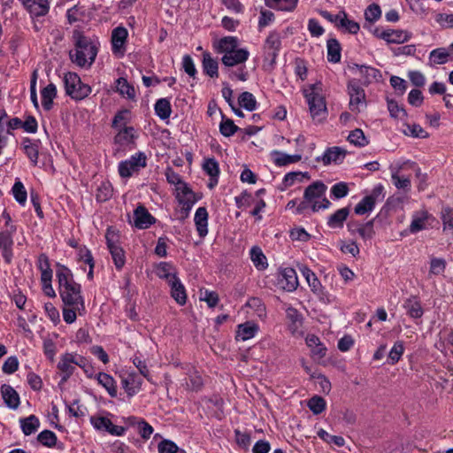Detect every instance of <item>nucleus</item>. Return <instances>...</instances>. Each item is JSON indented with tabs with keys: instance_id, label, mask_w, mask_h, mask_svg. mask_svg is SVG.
<instances>
[{
	"instance_id": "1",
	"label": "nucleus",
	"mask_w": 453,
	"mask_h": 453,
	"mask_svg": "<svg viewBox=\"0 0 453 453\" xmlns=\"http://www.w3.org/2000/svg\"><path fill=\"white\" fill-rule=\"evenodd\" d=\"M58 279L60 296L64 303L69 307H75L81 315L85 311L84 301L81 295V286L76 283L71 273V271L61 266L57 272Z\"/></svg>"
},
{
	"instance_id": "2",
	"label": "nucleus",
	"mask_w": 453,
	"mask_h": 453,
	"mask_svg": "<svg viewBox=\"0 0 453 453\" xmlns=\"http://www.w3.org/2000/svg\"><path fill=\"white\" fill-rule=\"evenodd\" d=\"M75 49L69 55L71 60L80 67L90 66L97 55V47L88 37L75 31L73 34Z\"/></svg>"
},
{
	"instance_id": "3",
	"label": "nucleus",
	"mask_w": 453,
	"mask_h": 453,
	"mask_svg": "<svg viewBox=\"0 0 453 453\" xmlns=\"http://www.w3.org/2000/svg\"><path fill=\"white\" fill-rule=\"evenodd\" d=\"M321 90V83H316L304 90V96L307 99L310 112L314 121L320 123L327 115L326 101L319 94Z\"/></svg>"
},
{
	"instance_id": "4",
	"label": "nucleus",
	"mask_w": 453,
	"mask_h": 453,
	"mask_svg": "<svg viewBox=\"0 0 453 453\" xmlns=\"http://www.w3.org/2000/svg\"><path fill=\"white\" fill-rule=\"evenodd\" d=\"M326 191V186L321 181L313 182L305 188L304 199L311 202L313 212L329 207L330 202L325 197Z\"/></svg>"
},
{
	"instance_id": "5",
	"label": "nucleus",
	"mask_w": 453,
	"mask_h": 453,
	"mask_svg": "<svg viewBox=\"0 0 453 453\" xmlns=\"http://www.w3.org/2000/svg\"><path fill=\"white\" fill-rule=\"evenodd\" d=\"M65 93L74 100H82L91 93V88L81 82L75 73H67L64 77Z\"/></svg>"
},
{
	"instance_id": "6",
	"label": "nucleus",
	"mask_w": 453,
	"mask_h": 453,
	"mask_svg": "<svg viewBox=\"0 0 453 453\" xmlns=\"http://www.w3.org/2000/svg\"><path fill=\"white\" fill-rule=\"evenodd\" d=\"M105 239L114 265L118 270H120L124 266L126 259L125 252L119 245V234L115 230L108 228Z\"/></svg>"
},
{
	"instance_id": "7",
	"label": "nucleus",
	"mask_w": 453,
	"mask_h": 453,
	"mask_svg": "<svg viewBox=\"0 0 453 453\" xmlns=\"http://www.w3.org/2000/svg\"><path fill=\"white\" fill-rule=\"evenodd\" d=\"M147 165V157L143 152L133 155L128 160L119 165V173L122 178H128Z\"/></svg>"
},
{
	"instance_id": "8",
	"label": "nucleus",
	"mask_w": 453,
	"mask_h": 453,
	"mask_svg": "<svg viewBox=\"0 0 453 453\" xmlns=\"http://www.w3.org/2000/svg\"><path fill=\"white\" fill-rule=\"evenodd\" d=\"M348 93L349 96V109L352 111L359 112L362 108L366 106L365 90L357 81L352 80L349 81Z\"/></svg>"
},
{
	"instance_id": "9",
	"label": "nucleus",
	"mask_w": 453,
	"mask_h": 453,
	"mask_svg": "<svg viewBox=\"0 0 453 453\" xmlns=\"http://www.w3.org/2000/svg\"><path fill=\"white\" fill-rule=\"evenodd\" d=\"M301 272L305 278L307 283L309 284L311 291L317 295L319 299L323 302L329 303V296L328 294L324 290V288L322 287L319 280L316 276V274L308 267L303 266L301 269Z\"/></svg>"
},
{
	"instance_id": "10",
	"label": "nucleus",
	"mask_w": 453,
	"mask_h": 453,
	"mask_svg": "<svg viewBox=\"0 0 453 453\" xmlns=\"http://www.w3.org/2000/svg\"><path fill=\"white\" fill-rule=\"evenodd\" d=\"M376 37L386 41L388 43H403L411 38L408 31L401 29H387L380 31L378 28L374 30Z\"/></svg>"
},
{
	"instance_id": "11",
	"label": "nucleus",
	"mask_w": 453,
	"mask_h": 453,
	"mask_svg": "<svg viewBox=\"0 0 453 453\" xmlns=\"http://www.w3.org/2000/svg\"><path fill=\"white\" fill-rule=\"evenodd\" d=\"M91 424L96 430L105 431L111 435L121 436L125 433V427L115 426L105 417L93 416L90 418Z\"/></svg>"
},
{
	"instance_id": "12",
	"label": "nucleus",
	"mask_w": 453,
	"mask_h": 453,
	"mask_svg": "<svg viewBox=\"0 0 453 453\" xmlns=\"http://www.w3.org/2000/svg\"><path fill=\"white\" fill-rule=\"evenodd\" d=\"M280 45L281 42L280 35L275 32L270 33L265 40L264 49L265 53V58L269 61L271 65L275 63Z\"/></svg>"
},
{
	"instance_id": "13",
	"label": "nucleus",
	"mask_w": 453,
	"mask_h": 453,
	"mask_svg": "<svg viewBox=\"0 0 453 453\" xmlns=\"http://www.w3.org/2000/svg\"><path fill=\"white\" fill-rule=\"evenodd\" d=\"M177 199L181 205L180 210V218L184 219L188 216L190 210L196 203L195 195L188 187L184 186L182 190L178 193Z\"/></svg>"
},
{
	"instance_id": "14",
	"label": "nucleus",
	"mask_w": 453,
	"mask_h": 453,
	"mask_svg": "<svg viewBox=\"0 0 453 453\" xmlns=\"http://www.w3.org/2000/svg\"><path fill=\"white\" fill-rule=\"evenodd\" d=\"M279 283L287 291H294L298 286L296 272L290 267L282 269L280 272Z\"/></svg>"
},
{
	"instance_id": "15",
	"label": "nucleus",
	"mask_w": 453,
	"mask_h": 453,
	"mask_svg": "<svg viewBox=\"0 0 453 453\" xmlns=\"http://www.w3.org/2000/svg\"><path fill=\"white\" fill-rule=\"evenodd\" d=\"M155 223V218L143 205H139L134 211V224L137 228L146 229Z\"/></svg>"
},
{
	"instance_id": "16",
	"label": "nucleus",
	"mask_w": 453,
	"mask_h": 453,
	"mask_svg": "<svg viewBox=\"0 0 453 453\" xmlns=\"http://www.w3.org/2000/svg\"><path fill=\"white\" fill-rule=\"evenodd\" d=\"M250 53L245 49L234 50L224 54L221 61L226 66H234L244 63L249 58Z\"/></svg>"
},
{
	"instance_id": "17",
	"label": "nucleus",
	"mask_w": 453,
	"mask_h": 453,
	"mask_svg": "<svg viewBox=\"0 0 453 453\" xmlns=\"http://www.w3.org/2000/svg\"><path fill=\"white\" fill-rule=\"evenodd\" d=\"M16 230L15 226H11L10 230L3 231L0 233V249L2 250L3 256L7 263L12 259V247L13 245L12 234Z\"/></svg>"
},
{
	"instance_id": "18",
	"label": "nucleus",
	"mask_w": 453,
	"mask_h": 453,
	"mask_svg": "<svg viewBox=\"0 0 453 453\" xmlns=\"http://www.w3.org/2000/svg\"><path fill=\"white\" fill-rule=\"evenodd\" d=\"M169 285L171 287V295L173 298L180 305H183L187 300V295L184 286L180 281L176 275L169 280Z\"/></svg>"
},
{
	"instance_id": "19",
	"label": "nucleus",
	"mask_w": 453,
	"mask_h": 453,
	"mask_svg": "<svg viewBox=\"0 0 453 453\" xmlns=\"http://www.w3.org/2000/svg\"><path fill=\"white\" fill-rule=\"evenodd\" d=\"M73 354L65 353L60 358V361L58 365V368L62 372V381H66L68 378L73 373L75 366L73 365Z\"/></svg>"
},
{
	"instance_id": "20",
	"label": "nucleus",
	"mask_w": 453,
	"mask_h": 453,
	"mask_svg": "<svg viewBox=\"0 0 453 453\" xmlns=\"http://www.w3.org/2000/svg\"><path fill=\"white\" fill-rule=\"evenodd\" d=\"M352 69H357L362 77L365 85L370 84L372 81H377L381 77L380 72L371 66L354 65Z\"/></svg>"
},
{
	"instance_id": "21",
	"label": "nucleus",
	"mask_w": 453,
	"mask_h": 453,
	"mask_svg": "<svg viewBox=\"0 0 453 453\" xmlns=\"http://www.w3.org/2000/svg\"><path fill=\"white\" fill-rule=\"evenodd\" d=\"M347 151L340 147H332L327 149L323 157L322 161L324 165H329L331 163H342L346 156Z\"/></svg>"
},
{
	"instance_id": "22",
	"label": "nucleus",
	"mask_w": 453,
	"mask_h": 453,
	"mask_svg": "<svg viewBox=\"0 0 453 453\" xmlns=\"http://www.w3.org/2000/svg\"><path fill=\"white\" fill-rule=\"evenodd\" d=\"M122 387L129 396L134 395L141 388L142 380L136 374L130 373L122 379Z\"/></svg>"
},
{
	"instance_id": "23",
	"label": "nucleus",
	"mask_w": 453,
	"mask_h": 453,
	"mask_svg": "<svg viewBox=\"0 0 453 453\" xmlns=\"http://www.w3.org/2000/svg\"><path fill=\"white\" fill-rule=\"evenodd\" d=\"M194 220L198 234L204 237L208 233V212L204 207H199L196 210Z\"/></svg>"
},
{
	"instance_id": "24",
	"label": "nucleus",
	"mask_w": 453,
	"mask_h": 453,
	"mask_svg": "<svg viewBox=\"0 0 453 453\" xmlns=\"http://www.w3.org/2000/svg\"><path fill=\"white\" fill-rule=\"evenodd\" d=\"M1 393L4 403L11 409H17L19 405V396L16 390L9 385H3Z\"/></svg>"
},
{
	"instance_id": "25",
	"label": "nucleus",
	"mask_w": 453,
	"mask_h": 453,
	"mask_svg": "<svg viewBox=\"0 0 453 453\" xmlns=\"http://www.w3.org/2000/svg\"><path fill=\"white\" fill-rule=\"evenodd\" d=\"M258 331V326L250 322H246L238 326L236 331V339L241 341H247L255 336Z\"/></svg>"
},
{
	"instance_id": "26",
	"label": "nucleus",
	"mask_w": 453,
	"mask_h": 453,
	"mask_svg": "<svg viewBox=\"0 0 453 453\" xmlns=\"http://www.w3.org/2000/svg\"><path fill=\"white\" fill-rule=\"evenodd\" d=\"M128 33L124 27H117L111 33V44L114 52L119 50L125 44Z\"/></svg>"
},
{
	"instance_id": "27",
	"label": "nucleus",
	"mask_w": 453,
	"mask_h": 453,
	"mask_svg": "<svg viewBox=\"0 0 453 453\" xmlns=\"http://www.w3.org/2000/svg\"><path fill=\"white\" fill-rule=\"evenodd\" d=\"M403 307L406 310L407 314L412 319H419L424 313L421 303L416 296L408 298L405 301Z\"/></svg>"
},
{
	"instance_id": "28",
	"label": "nucleus",
	"mask_w": 453,
	"mask_h": 453,
	"mask_svg": "<svg viewBox=\"0 0 453 453\" xmlns=\"http://www.w3.org/2000/svg\"><path fill=\"white\" fill-rule=\"evenodd\" d=\"M203 68L204 73L210 77L216 78L219 76V64L211 58L209 52L203 54Z\"/></svg>"
},
{
	"instance_id": "29",
	"label": "nucleus",
	"mask_w": 453,
	"mask_h": 453,
	"mask_svg": "<svg viewBox=\"0 0 453 453\" xmlns=\"http://www.w3.org/2000/svg\"><path fill=\"white\" fill-rule=\"evenodd\" d=\"M96 380L97 382L107 390L108 394L111 397L117 396L116 383L114 379L111 375L105 372H99L96 375Z\"/></svg>"
},
{
	"instance_id": "30",
	"label": "nucleus",
	"mask_w": 453,
	"mask_h": 453,
	"mask_svg": "<svg viewBox=\"0 0 453 453\" xmlns=\"http://www.w3.org/2000/svg\"><path fill=\"white\" fill-rule=\"evenodd\" d=\"M57 96V88L53 83L49 84L42 90V104L44 110L50 111L52 108L53 99Z\"/></svg>"
},
{
	"instance_id": "31",
	"label": "nucleus",
	"mask_w": 453,
	"mask_h": 453,
	"mask_svg": "<svg viewBox=\"0 0 453 453\" xmlns=\"http://www.w3.org/2000/svg\"><path fill=\"white\" fill-rule=\"evenodd\" d=\"M250 259L257 270L267 268V259L259 247H252L250 250Z\"/></svg>"
},
{
	"instance_id": "32",
	"label": "nucleus",
	"mask_w": 453,
	"mask_h": 453,
	"mask_svg": "<svg viewBox=\"0 0 453 453\" xmlns=\"http://www.w3.org/2000/svg\"><path fill=\"white\" fill-rule=\"evenodd\" d=\"M20 426L24 434L30 435L38 429L40 421L35 415H30L27 418L20 419Z\"/></svg>"
},
{
	"instance_id": "33",
	"label": "nucleus",
	"mask_w": 453,
	"mask_h": 453,
	"mask_svg": "<svg viewBox=\"0 0 453 453\" xmlns=\"http://www.w3.org/2000/svg\"><path fill=\"white\" fill-rule=\"evenodd\" d=\"M116 90L128 99H134L135 97L134 88L125 78L120 77L116 81Z\"/></svg>"
},
{
	"instance_id": "34",
	"label": "nucleus",
	"mask_w": 453,
	"mask_h": 453,
	"mask_svg": "<svg viewBox=\"0 0 453 453\" xmlns=\"http://www.w3.org/2000/svg\"><path fill=\"white\" fill-rule=\"evenodd\" d=\"M273 162L276 165L283 166L289 164L296 163L301 160L300 155H288L280 151L273 152Z\"/></svg>"
},
{
	"instance_id": "35",
	"label": "nucleus",
	"mask_w": 453,
	"mask_h": 453,
	"mask_svg": "<svg viewBox=\"0 0 453 453\" xmlns=\"http://www.w3.org/2000/svg\"><path fill=\"white\" fill-rule=\"evenodd\" d=\"M349 213V208H342L332 214L328 219V226L331 227H342Z\"/></svg>"
},
{
	"instance_id": "36",
	"label": "nucleus",
	"mask_w": 453,
	"mask_h": 453,
	"mask_svg": "<svg viewBox=\"0 0 453 453\" xmlns=\"http://www.w3.org/2000/svg\"><path fill=\"white\" fill-rule=\"evenodd\" d=\"M327 59L332 63H338L341 60V46L336 39L327 41Z\"/></svg>"
},
{
	"instance_id": "37",
	"label": "nucleus",
	"mask_w": 453,
	"mask_h": 453,
	"mask_svg": "<svg viewBox=\"0 0 453 453\" xmlns=\"http://www.w3.org/2000/svg\"><path fill=\"white\" fill-rule=\"evenodd\" d=\"M25 153L29 157L34 165L37 164L39 156L38 142H32L30 139H26L23 142Z\"/></svg>"
},
{
	"instance_id": "38",
	"label": "nucleus",
	"mask_w": 453,
	"mask_h": 453,
	"mask_svg": "<svg viewBox=\"0 0 453 453\" xmlns=\"http://www.w3.org/2000/svg\"><path fill=\"white\" fill-rule=\"evenodd\" d=\"M298 0H265V4L268 7L277 9L280 11H293Z\"/></svg>"
},
{
	"instance_id": "39",
	"label": "nucleus",
	"mask_w": 453,
	"mask_h": 453,
	"mask_svg": "<svg viewBox=\"0 0 453 453\" xmlns=\"http://www.w3.org/2000/svg\"><path fill=\"white\" fill-rule=\"evenodd\" d=\"M237 48V39L234 36H226L221 38L216 46V49L219 53L226 54L232 50H236Z\"/></svg>"
},
{
	"instance_id": "40",
	"label": "nucleus",
	"mask_w": 453,
	"mask_h": 453,
	"mask_svg": "<svg viewBox=\"0 0 453 453\" xmlns=\"http://www.w3.org/2000/svg\"><path fill=\"white\" fill-rule=\"evenodd\" d=\"M375 196L373 195L365 196L355 207V212L358 215L365 214L374 208Z\"/></svg>"
},
{
	"instance_id": "41",
	"label": "nucleus",
	"mask_w": 453,
	"mask_h": 453,
	"mask_svg": "<svg viewBox=\"0 0 453 453\" xmlns=\"http://www.w3.org/2000/svg\"><path fill=\"white\" fill-rule=\"evenodd\" d=\"M155 112L161 119H168L172 112L170 102L165 98L157 100L155 104Z\"/></svg>"
},
{
	"instance_id": "42",
	"label": "nucleus",
	"mask_w": 453,
	"mask_h": 453,
	"mask_svg": "<svg viewBox=\"0 0 453 453\" xmlns=\"http://www.w3.org/2000/svg\"><path fill=\"white\" fill-rule=\"evenodd\" d=\"M112 196V187L110 182L104 181L102 182L97 189L96 194V198L98 202L103 203L109 200Z\"/></svg>"
},
{
	"instance_id": "43",
	"label": "nucleus",
	"mask_w": 453,
	"mask_h": 453,
	"mask_svg": "<svg viewBox=\"0 0 453 453\" xmlns=\"http://www.w3.org/2000/svg\"><path fill=\"white\" fill-rule=\"evenodd\" d=\"M338 27L344 28L350 34H357L359 31V24L354 20H350L347 18V14L344 11H342V16L340 23L337 25Z\"/></svg>"
},
{
	"instance_id": "44",
	"label": "nucleus",
	"mask_w": 453,
	"mask_h": 453,
	"mask_svg": "<svg viewBox=\"0 0 453 453\" xmlns=\"http://www.w3.org/2000/svg\"><path fill=\"white\" fill-rule=\"evenodd\" d=\"M449 53L444 48H438L430 52V61L434 65H442L448 61Z\"/></svg>"
},
{
	"instance_id": "45",
	"label": "nucleus",
	"mask_w": 453,
	"mask_h": 453,
	"mask_svg": "<svg viewBox=\"0 0 453 453\" xmlns=\"http://www.w3.org/2000/svg\"><path fill=\"white\" fill-rule=\"evenodd\" d=\"M239 104L247 111H252L256 109L257 102L254 96L250 92H242L239 98Z\"/></svg>"
},
{
	"instance_id": "46",
	"label": "nucleus",
	"mask_w": 453,
	"mask_h": 453,
	"mask_svg": "<svg viewBox=\"0 0 453 453\" xmlns=\"http://www.w3.org/2000/svg\"><path fill=\"white\" fill-rule=\"evenodd\" d=\"M427 218L428 214L426 211H421L419 215L414 216L410 226V231L411 233H417L422 229H425Z\"/></svg>"
},
{
	"instance_id": "47",
	"label": "nucleus",
	"mask_w": 453,
	"mask_h": 453,
	"mask_svg": "<svg viewBox=\"0 0 453 453\" xmlns=\"http://www.w3.org/2000/svg\"><path fill=\"white\" fill-rule=\"evenodd\" d=\"M348 141L356 146L364 147L368 143L366 137L364 134V132L357 128L350 132L348 136Z\"/></svg>"
},
{
	"instance_id": "48",
	"label": "nucleus",
	"mask_w": 453,
	"mask_h": 453,
	"mask_svg": "<svg viewBox=\"0 0 453 453\" xmlns=\"http://www.w3.org/2000/svg\"><path fill=\"white\" fill-rule=\"evenodd\" d=\"M308 407L314 414H320L326 409V401L321 396H313L309 400Z\"/></svg>"
},
{
	"instance_id": "49",
	"label": "nucleus",
	"mask_w": 453,
	"mask_h": 453,
	"mask_svg": "<svg viewBox=\"0 0 453 453\" xmlns=\"http://www.w3.org/2000/svg\"><path fill=\"white\" fill-rule=\"evenodd\" d=\"M238 130V127L234 125V121L229 119H222V121L219 124V131L222 135L226 137H229Z\"/></svg>"
},
{
	"instance_id": "50",
	"label": "nucleus",
	"mask_w": 453,
	"mask_h": 453,
	"mask_svg": "<svg viewBox=\"0 0 453 453\" xmlns=\"http://www.w3.org/2000/svg\"><path fill=\"white\" fill-rule=\"evenodd\" d=\"M318 436L323 441L328 443H334L338 447H342L345 443V440L343 437L329 434L324 429H320L318 431Z\"/></svg>"
},
{
	"instance_id": "51",
	"label": "nucleus",
	"mask_w": 453,
	"mask_h": 453,
	"mask_svg": "<svg viewBox=\"0 0 453 453\" xmlns=\"http://www.w3.org/2000/svg\"><path fill=\"white\" fill-rule=\"evenodd\" d=\"M156 274L162 279H165L169 281V280L173 277V275H176L175 273H173V266L171 264L166 262H161L157 269Z\"/></svg>"
},
{
	"instance_id": "52",
	"label": "nucleus",
	"mask_w": 453,
	"mask_h": 453,
	"mask_svg": "<svg viewBox=\"0 0 453 453\" xmlns=\"http://www.w3.org/2000/svg\"><path fill=\"white\" fill-rule=\"evenodd\" d=\"M37 440L44 446L52 447L57 442V436L52 431L44 430L38 434Z\"/></svg>"
},
{
	"instance_id": "53",
	"label": "nucleus",
	"mask_w": 453,
	"mask_h": 453,
	"mask_svg": "<svg viewBox=\"0 0 453 453\" xmlns=\"http://www.w3.org/2000/svg\"><path fill=\"white\" fill-rule=\"evenodd\" d=\"M403 351H404V347H403V342L400 341L395 342L394 346L392 347V349L388 354V359H389L390 364H392V365L396 364L400 360Z\"/></svg>"
},
{
	"instance_id": "54",
	"label": "nucleus",
	"mask_w": 453,
	"mask_h": 453,
	"mask_svg": "<svg viewBox=\"0 0 453 453\" xmlns=\"http://www.w3.org/2000/svg\"><path fill=\"white\" fill-rule=\"evenodd\" d=\"M380 15H381L380 7L376 4H370L365 12V19L371 23L378 20L380 19Z\"/></svg>"
},
{
	"instance_id": "55",
	"label": "nucleus",
	"mask_w": 453,
	"mask_h": 453,
	"mask_svg": "<svg viewBox=\"0 0 453 453\" xmlns=\"http://www.w3.org/2000/svg\"><path fill=\"white\" fill-rule=\"evenodd\" d=\"M394 185L399 189H409L411 187V180L409 177L400 176L398 170L392 173L391 175Z\"/></svg>"
},
{
	"instance_id": "56",
	"label": "nucleus",
	"mask_w": 453,
	"mask_h": 453,
	"mask_svg": "<svg viewBox=\"0 0 453 453\" xmlns=\"http://www.w3.org/2000/svg\"><path fill=\"white\" fill-rule=\"evenodd\" d=\"M12 194L19 203L24 204L26 203L27 191L25 189L24 185L20 181H17L14 183L12 187Z\"/></svg>"
},
{
	"instance_id": "57",
	"label": "nucleus",
	"mask_w": 453,
	"mask_h": 453,
	"mask_svg": "<svg viewBox=\"0 0 453 453\" xmlns=\"http://www.w3.org/2000/svg\"><path fill=\"white\" fill-rule=\"evenodd\" d=\"M388 109L393 118L403 119L406 116L405 110L400 107L395 101L388 100Z\"/></svg>"
},
{
	"instance_id": "58",
	"label": "nucleus",
	"mask_w": 453,
	"mask_h": 453,
	"mask_svg": "<svg viewBox=\"0 0 453 453\" xmlns=\"http://www.w3.org/2000/svg\"><path fill=\"white\" fill-rule=\"evenodd\" d=\"M203 168L210 177H218L219 173V164L214 158H208L204 161Z\"/></svg>"
},
{
	"instance_id": "59",
	"label": "nucleus",
	"mask_w": 453,
	"mask_h": 453,
	"mask_svg": "<svg viewBox=\"0 0 453 453\" xmlns=\"http://www.w3.org/2000/svg\"><path fill=\"white\" fill-rule=\"evenodd\" d=\"M134 129L133 127H125L116 135V142L122 144L131 142L134 139Z\"/></svg>"
},
{
	"instance_id": "60",
	"label": "nucleus",
	"mask_w": 453,
	"mask_h": 453,
	"mask_svg": "<svg viewBox=\"0 0 453 453\" xmlns=\"http://www.w3.org/2000/svg\"><path fill=\"white\" fill-rule=\"evenodd\" d=\"M303 177H308L307 173L301 172H291L285 175L283 179V185L285 188H288L295 184L296 181H301Z\"/></svg>"
},
{
	"instance_id": "61",
	"label": "nucleus",
	"mask_w": 453,
	"mask_h": 453,
	"mask_svg": "<svg viewBox=\"0 0 453 453\" xmlns=\"http://www.w3.org/2000/svg\"><path fill=\"white\" fill-rule=\"evenodd\" d=\"M357 231L364 240L371 239L374 234L373 219L368 221L364 225L358 226Z\"/></svg>"
},
{
	"instance_id": "62",
	"label": "nucleus",
	"mask_w": 453,
	"mask_h": 453,
	"mask_svg": "<svg viewBox=\"0 0 453 453\" xmlns=\"http://www.w3.org/2000/svg\"><path fill=\"white\" fill-rule=\"evenodd\" d=\"M247 305L249 307H250L251 309H254L258 317H260V318L265 317V306L263 303V302L261 301V299L257 298V297H252L248 301Z\"/></svg>"
},
{
	"instance_id": "63",
	"label": "nucleus",
	"mask_w": 453,
	"mask_h": 453,
	"mask_svg": "<svg viewBox=\"0 0 453 453\" xmlns=\"http://www.w3.org/2000/svg\"><path fill=\"white\" fill-rule=\"evenodd\" d=\"M348 193L349 187L346 182H338L334 184L331 188V194L336 199H340L346 196Z\"/></svg>"
},
{
	"instance_id": "64",
	"label": "nucleus",
	"mask_w": 453,
	"mask_h": 453,
	"mask_svg": "<svg viewBox=\"0 0 453 453\" xmlns=\"http://www.w3.org/2000/svg\"><path fill=\"white\" fill-rule=\"evenodd\" d=\"M157 448L159 453H177L179 451L178 446L169 440H163Z\"/></svg>"
}]
</instances>
